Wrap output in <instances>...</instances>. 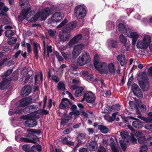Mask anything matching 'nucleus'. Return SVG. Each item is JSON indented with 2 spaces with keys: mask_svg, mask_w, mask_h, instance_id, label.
Returning <instances> with one entry per match:
<instances>
[{
  "mask_svg": "<svg viewBox=\"0 0 152 152\" xmlns=\"http://www.w3.org/2000/svg\"><path fill=\"white\" fill-rule=\"evenodd\" d=\"M30 8L29 7L26 9H24L23 10L19 17L22 19H25L28 21H30L33 22L36 21L40 17H41V20H44L46 19L48 14L47 8H46L42 13H40V12H37L33 17L31 18L30 20V17L33 15L35 12L34 11H30Z\"/></svg>",
  "mask_w": 152,
  "mask_h": 152,
  "instance_id": "nucleus-1",
  "label": "nucleus"
},
{
  "mask_svg": "<svg viewBox=\"0 0 152 152\" xmlns=\"http://www.w3.org/2000/svg\"><path fill=\"white\" fill-rule=\"evenodd\" d=\"M151 42V38L149 35H144L142 39H139L137 42L136 47L138 49H146Z\"/></svg>",
  "mask_w": 152,
  "mask_h": 152,
  "instance_id": "nucleus-2",
  "label": "nucleus"
},
{
  "mask_svg": "<svg viewBox=\"0 0 152 152\" xmlns=\"http://www.w3.org/2000/svg\"><path fill=\"white\" fill-rule=\"evenodd\" d=\"M135 136L138 137V142L140 144H145L148 146H152V137H149L145 140V138L146 133L139 131L136 132Z\"/></svg>",
  "mask_w": 152,
  "mask_h": 152,
  "instance_id": "nucleus-3",
  "label": "nucleus"
},
{
  "mask_svg": "<svg viewBox=\"0 0 152 152\" xmlns=\"http://www.w3.org/2000/svg\"><path fill=\"white\" fill-rule=\"evenodd\" d=\"M37 111L33 112L31 113L25 115L20 117L21 119H28L25 122V125L26 126L31 127L34 126L37 124L36 121H33V117L34 116V115L37 114Z\"/></svg>",
  "mask_w": 152,
  "mask_h": 152,
  "instance_id": "nucleus-4",
  "label": "nucleus"
},
{
  "mask_svg": "<svg viewBox=\"0 0 152 152\" xmlns=\"http://www.w3.org/2000/svg\"><path fill=\"white\" fill-rule=\"evenodd\" d=\"M86 6L84 5H77L75 8L74 12L76 17L78 19L83 18L86 14Z\"/></svg>",
  "mask_w": 152,
  "mask_h": 152,
  "instance_id": "nucleus-5",
  "label": "nucleus"
},
{
  "mask_svg": "<svg viewBox=\"0 0 152 152\" xmlns=\"http://www.w3.org/2000/svg\"><path fill=\"white\" fill-rule=\"evenodd\" d=\"M138 79L140 86L141 88L145 91H147L149 87V84L146 76L142 74L139 76Z\"/></svg>",
  "mask_w": 152,
  "mask_h": 152,
  "instance_id": "nucleus-6",
  "label": "nucleus"
},
{
  "mask_svg": "<svg viewBox=\"0 0 152 152\" xmlns=\"http://www.w3.org/2000/svg\"><path fill=\"white\" fill-rule=\"evenodd\" d=\"M90 57L87 52H84L77 59V63L80 66L84 65L90 61Z\"/></svg>",
  "mask_w": 152,
  "mask_h": 152,
  "instance_id": "nucleus-7",
  "label": "nucleus"
},
{
  "mask_svg": "<svg viewBox=\"0 0 152 152\" xmlns=\"http://www.w3.org/2000/svg\"><path fill=\"white\" fill-rule=\"evenodd\" d=\"M98 71L102 73H110L111 74H114L115 73L114 64L113 63H110L107 66L106 64L105 63V67H101Z\"/></svg>",
  "mask_w": 152,
  "mask_h": 152,
  "instance_id": "nucleus-8",
  "label": "nucleus"
},
{
  "mask_svg": "<svg viewBox=\"0 0 152 152\" xmlns=\"http://www.w3.org/2000/svg\"><path fill=\"white\" fill-rule=\"evenodd\" d=\"M119 133L123 139V140H120L121 147L123 150L125 151L126 148V143L129 142L128 139L129 137L128 136L127 133L126 132L123 131L120 132Z\"/></svg>",
  "mask_w": 152,
  "mask_h": 152,
  "instance_id": "nucleus-9",
  "label": "nucleus"
},
{
  "mask_svg": "<svg viewBox=\"0 0 152 152\" xmlns=\"http://www.w3.org/2000/svg\"><path fill=\"white\" fill-rule=\"evenodd\" d=\"M126 33L128 37L132 38V44L135 45L136 42L139 37V35L136 32H132L129 28H128V29L126 30Z\"/></svg>",
  "mask_w": 152,
  "mask_h": 152,
  "instance_id": "nucleus-10",
  "label": "nucleus"
},
{
  "mask_svg": "<svg viewBox=\"0 0 152 152\" xmlns=\"http://www.w3.org/2000/svg\"><path fill=\"white\" fill-rule=\"evenodd\" d=\"M85 45L83 44H80L75 46L72 52V58H76L79 55L81 52L82 49L84 48Z\"/></svg>",
  "mask_w": 152,
  "mask_h": 152,
  "instance_id": "nucleus-11",
  "label": "nucleus"
},
{
  "mask_svg": "<svg viewBox=\"0 0 152 152\" xmlns=\"http://www.w3.org/2000/svg\"><path fill=\"white\" fill-rule=\"evenodd\" d=\"M71 34L66 31L62 30L59 32L58 35L59 41L64 42L67 41L71 37Z\"/></svg>",
  "mask_w": 152,
  "mask_h": 152,
  "instance_id": "nucleus-12",
  "label": "nucleus"
},
{
  "mask_svg": "<svg viewBox=\"0 0 152 152\" xmlns=\"http://www.w3.org/2000/svg\"><path fill=\"white\" fill-rule=\"evenodd\" d=\"M84 99L88 103H93L95 100V96L92 92L89 91L85 94L82 102H83Z\"/></svg>",
  "mask_w": 152,
  "mask_h": 152,
  "instance_id": "nucleus-13",
  "label": "nucleus"
},
{
  "mask_svg": "<svg viewBox=\"0 0 152 152\" xmlns=\"http://www.w3.org/2000/svg\"><path fill=\"white\" fill-rule=\"evenodd\" d=\"M64 16V14L62 12H56L52 15L50 20L53 22H59L63 19Z\"/></svg>",
  "mask_w": 152,
  "mask_h": 152,
  "instance_id": "nucleus-14",
  "label": "nucleus"
},
{
  "mask_svg": "<svg viewBox=\"0 0 152 152\" xmlns=\"http://www.w3.org/2000/svg\"><path fill=\"white\" fill-rule=\"evenodd\" d=\"M132 89L134 94L138 98H141L142 97V93L137 85L134 84L132 87Z\"/></svg>",
  "mask_w": 152,
  "mask_h": 152,
  "instance_id": "nucleus-15",
  "label": "nucleus"
},
{
  "mask_svg": "<svg viewBox=\"0 0 152 152\" xmlns=\"http://www.w3.org/2000/svg\"><path fill=\"white\" fill-rule=\"evenodd\" d=\"M99 57L97 54L95 55L94 59V66L98 70L101 67H105V63H101L99 62Z\"/></svg>",
  "mask_w": 152,
  "mask_h": 152,
  "instance_id": "nucleus-16",
  "label": "nucleus"
},
{
  "mask_svg": "<svg viewBox=\"0 0 152 152\" xmlns=\"http://www.w3.org/2000/svg\"><path fill=\"white\" fill-rule=\"evenodd\" d=\"M71 104V102L68 99L64 98L62 99V102L59 105V107L61 109L66 108Z\"/></svg>",
  "mask_w": 152,
  "mask_h": 152,
  "instance_id": "nucleus-17",
  "label": "nucleus"
},
{
  "mask_svg": "<svg viewBox=\"0 0 152 152\" xmlns=\"http://www.w3.org/2000/svg\"><path fill=\"white\" fill-rule=\"evenodd\" d=\"M119 40L121 43L123 44L125 46L126 48V50L127 51L129 50L130 49V45L127 43H126L127 40V39L123 34H121L120 35Z\"/></svg>",
  "mask_w": 152,
  "mask_h": 152,
  "instance_id": "nucleus-18",
  "label": "nucleus"
},
{
  "mask_svg": "<svg viewBox=\"0 0 152 152\" xmlns=\"http://www.w3.org/2000/svg\"><path fill=\"white\" fill-rule=\"evenodd\" d=\"M5 29H9L6 30L5 32L6 36L7 37H11L13 36L14 31L11 30L13 29L12 27L9 25H7L4 27Z\"/></svg>",
  "mask_w": 152,
  "mask_h": 152,
  "instance_id": "nucleus-19",
  "label": "nucleus"
},
{
  "mask_svg": "<svg viewBox=\"0 0 152 152\" xmlns=\"http://www.w3.org/2000/svg\"><path fill=\"white\" fill-rule=\"evenodd\" d=\"M31 87L29 86L24 87L21 90V94L25 96H28L31 92Z\"/></svg>",
  "mask_w": 152,
  "mask_h": 152,
  "instance_id": "nucleus-20",
  "label": "nucleus"
},
{
  "mask_svg": "<svg viewBox=\"0 0 152 152\" xmlns=\"http://www.w3.org/2000/svg\"><path fill=\"white\" fill-rule=\"evenodd\" d=\"M82 37V36L81 34L76 36L70 40L68 45H69L70 47H71L74 44L78 42L81 39Z\"/></svg>",
  "mask_w": 152,
  "mask_h": 152,
  "instance_id": "nucleus-21",
  "label": "nucleus"
},
{
  "mask_svg": "<svg viewBox=\"0 0 152 152\" xmlns=\"http://www.w3.org/2000/svg\"><path fill=\"white\" fill-rule=\"evenodd\" d=\"M34 46L33 52L35 55L36 59H38V50H40V47L39 44L37 43H34L33 44Z\"/></svg>",
  "mask_w": 152,
  "mask_h": 152,
  "instance_id": "nucleus-22",
  "label": "nucleus"
},
{
  "mask_svg": "<svg viewBox=\"0 0 152 152\" xmlns=\"http://www.w3.org/2000/svg\"><path fill=\"white\" fill-rule=\"evenodd\" d=\"M30 102L29 98H25L18 102L17 103V104L20 106H25L28 104Z\"/></svg>",
  "mask_w": 152,
  "mask_h": 152,
  "instance_id": "nucleus-23",
  "label": "nucleus"
},
{
  "mask_svg": "<svg viewBox=\"0 0 152 152\" xmlns=\"http://www.w3.org/2000/svg\"><path fill=\"white\" fill-rule=\"evenodd\" d=\"M117 42L113 39H109L107 41V45L109 48H115L117 45Z\"/></svg>",
  "mask_w": 152,
  "mask_h": 152,
  "instance_id": "nucleus-24",
  "label": "nucleus"
},
{
  "mask_svg": "<svg viewBox=\"0 0 152 152\" xmlns=\"http://www.w3.org/2000/svg\"><path fill=\"white\" fill-rule=\"evenodd\" d=\"M36 109V107H34V106H30L24 108L23 110L21 109H19L22 110V113H29L31 112L34 110Z\"/></svg>",
  "mask_w": 152,
  "mask_h": 152,
  "instance_id": "nucleus-25",
  "label": "nucleus"
},
{
  "mask_svg": "<svg viewBox=\"0 0 152 152\" xmlns=\"http://www.w3.org/2000/svg\"><path fill=\"white\" fill-rule=\"evenodd\" d=\"M98 145L95 141L91 142L88 146L89 149L91 151H95L97 148Z\"/></svg>",
  "mask_w": 152,
  "mask_h": 152,
  "instance_id": "nucleus-26",
  "label": "nucleus"
},
{
  "mask_svg": "<svg viewBox=\"0 0 152 152\" xmlns=\"http://www.w3.org/2000/svg\"><path fill=\"white\" fill-rule=\"evenodd\" d=\"M76 26V23L74 22H71L68 24L66 28V30H64L67 31H70L72 30Z\"/></svg>",
  "mask_w": 152,
  "mask_h": 152,
  "instance_id": "nucleus-27",
  "label": "nucleus"
},
{
  "mask_svg": "<svg viewBox=\"0 0 152 152\" xmlns=\"http://www.w3.org/2000/svg\"><path fill=\"white\" fill-rule=\"evenodd\" d=\"M143 120L145 121L148 122L145 126V129H152V122H151L152 119H151L148 118H145Z\"/></svg>",
  "mask_w": 152,
  "mask_h": 152,
  "instance_id": "nucleus-28",
  "label": "nucleus"
},
{
  "mask_svg": "<svg viewBox=\"0 0 152 152\" xmlns=\"http://www.w3.org/2000/svg\"><path fill=\"white\" fill-rule=\"evenodd\" d=\"M61 142L64 144L71 145H74V143L68 140L67 138L66 137H62L60 140Z\"/></svg>",
  "mask_w": 152,
  "mask_h": 152,
  "instance_id": "nucleus-29",
  "label": "nucleus"
},
{
  "mask_svg": "<svg viewBox=\"0 0 152 152\" xmlns=\"http://www.w3.org/2000/svg\"><path fill=\"white\" fill-rule=\"evenodd\" d=\"M117 59L121 66H124L125 64V56L122 55H119L117 57Z\"/></svg>",
  "mask_w": 152,
  "mask_h": 152,
  "instance_id": "nucleus-30",
  "label": "nucleus"
},
{
  "mask_svg": "<svg viewBox=\"0 0 152 152\" xmlns=\"http://www.w3.org/2000/svg\"><path fill=\"white\" fill-rule=\"evenodd\" d=\"M9 84V80L7 79L3 80L0 83V89H4L6 88Z\"/></svg>",
  "mask_w": 152,
  "mask_h": 152,
  "instance_id": "nucleus-31",
  "label": "nucleus"
},
{
  "mask_svg": "<svg viewBox=\"0 0 152 152\" xmlns=\"http://www.w3.org/2000/svg\"><path fill=\"white\" fill-rule=\"evenodd\" d=\"M98 129L103 133L106 134L109 132V129L106 126L102 125H99L98 126Z\"/></svg>",
  "mask_w": 152,
  "mask_h": 152,
  "instance_id": "nucleus-32",
  "label": "nucleus"
},
{
  "mask_svg": "<svg viewBox=\"0 0 152 152\" xmlns=\"http://www.w3.org/2000/svg\"><path fill=\"white\" fill-rule=\"evenodd\" d=\"M119 31L121 32H126V30L129 28L127 26H125L124 24L121 23H119L118 26Z\"/></svg>",
  "mask_w": 152,
  "mask_h": 152,
  "instance_id": "nucleus-33",
  "label": "nucleus"
},
{
  "mask_svg": "<svg viewBox=\"0 0 152 152\" xmlns=\"http://www.w3.org/2000/svg\"><path fill=\"white\" fill-rule=\"evenodd\" d=\"M83 88L81 87H77L75 92V95L76 97H78L81 96L83 92Z\"/></svg>",
  "mask_w": 152,
  "mask_h": 152,
  "instance_id": "nucleus-34",
  "label": "nucleus"
},
{
  "mask_svg": "<svg viewBox=\"0 0 152 152\" xmlns=\"http://www.w3.org/2000/svg\"><path fill=\"white\" fill-rule=\"evenodd\" d=\"M132 126L136 128H140L142 127V124L141 122L138 120L134 121L132 123Z\"/></svg>",
  "mask_w": 152,
  "mask_h": 152,
  "instance_id": "nucleus-35",
  "label": "nucleus"
},
{
  "mask_svg": "<svg viewBox=\"0 0 152 152\" xmlns=\"http://www.w3.org/2000/svg\"><path fill=\"white\" fill-rule=\"evenodd\" d=\"M32 152H40L41 151V146L39 145H33L31 148Z\"/></svg>",
  "mask_w": 152,
  "mask_h": 152,
  "instance_id": "nucleus-36",
  "label": "nucleus"
},
{
  "mask_svg": "<svg viewBox=\"0 0 152 152\" xmlns=\"http://www.w3.org/2000/svg\"><path fill=\"white\" fill-rule=\"evenodd\" d=\"M72 118V116L69 115L66 117L62 118L61 123V124L62 125H65L67 124L68 122H71V121H69Z\"/></svg>",
  "mask_w": 152,
  "mask_h": 152,
  "instance_id": "nucleus-37",
  "label": "nucleus"
},
{
  "mask_svg": "<svg viewBox=\"0 0 152 152\" xmlns=\"http://www.w3.org/2000/svg\"><path fill=\"white\" fill-rule=\"evenodd\" d=\"M115 24L113 22L108 21L106 23V28L108 30L113 29L115 26Z\"/></svg>",
  "mask_w": 152,
  "mask_h": 152,
  "instance_id": "nucleus-38",
  "label": "nucleus"
},
{
  "mask_svg": "<svg viewBox=\"0 0 152 152\" xmlns=\"http://www.w3.org/2000/svg\"><path fill=\"white\" fill-rule=\"evenodd\" d=\"M61 54L64 58L66 60H68L72 59V55H71L70 52L66 53L64 52H61Z\"/></svg>",
  "mask_w": 152,
  "mask_h": 152,
  "instance_id": "nucleus-39",
  "label": "nucleus"
},
{
  "mask_svg": "<svg viewBox=\"0 0 152 152\" xmlns=\"http://www.w3.org/2000/svg\"><path fill=\"white\" fill-rule=\"evenodd\" d=\"M27 131L29 134L32 135L35 134L39 135L40 133V132L39 130L33 129H28Z\"/></svg>",
  "mask_w": 152,
  "mask_h": 152,
  "instance_id": "nucleus-40",
  "label": "nucleus"
},
{
  "mask_svg": "<svg viewBox=\"0 0 152 152\" xmlns=\"http://www.w3.org/2000/svg\"><path fill=\"white\" fill-rule=\"evenodd\" d=\"M17 40V39L16 38L12 37L8 39V43L9 45H12L15 44Z\"/></svg>",
  "mask_w": 152,
  "mask_h": 152,
  "instance_id": "nucleus-41",
  "label": "nucleus"
},
{
  "mask_svg": "<svg viewBox=\"0 0 152 152\" xmlns=\"http://www.w3.org/2000/svg\"><path fill=\"white\" fill-rule=\"evenodd\" d=\"M20 4L21 6H25L26 7H27L29 6L28 0H20Z\"/></svg>",
  "mask_w": 152,
  "mask_h": 152,
  "instance_id": "nucleus-42",
  "label": "nucleus"
},
{
  "mask_svg": "<svg viewBox=\"0 0 152 152\" xmlns=\"http://www.w3.org/2000/svg\"><path fill=\"white\" fill-rule=\"evenodd\" d=\"M86 134H80L77 136V140L80 143L81 140L85 138Z\"/></svg>",
  "mask_w": 152,
  "mask_h": 152,
  "instance_id": "nucleus-43",
  "label": "nucleus"
},
{
  "mask_svg": "<svg viewBox=\"0 0 152 152\" xmlns=\"http://www.w3.org/2000/svg\"><path fill=\"white\" fill-rule=\"evenodd\" d=\"M21 140L23 141L27 142H31L33 143H35L36 142L35 140L34 139L32 140L27 138H21Z\"/></svg>",
  "mask_w": 152,
  "mask_h": 152,
  "instance_id": "nucleus-44",
  "label": "nucleus"
},
{
  "mask_svg": "<svg viewBox=\"0 0 152 152\" xmlns=\"http://www.w3.org/2000/svg\"><path fill=\"white\" fill-rule=\"evenodd\" d=\"M58 88L60 90H64L65 88V85L62 82H59L58 85Z\"/></svg>",
  "mask_w": 152,
  "mask_h": 152,
  "instance_id": "nucleus-45",
  "label": "nucleus"
},
{
  "mask_svg": "<svg viewBox=\"0 0 152 152\" xmlns=\"http://www.w3.org/2000/svg\"><path fill=\"white\" fill-rule=\"evenodd\" d=\"M113 110V108L111 107L107 106L106 107L104 110V113L109 114Z\"/></svg>",
  "mask_w": 152,
  "mask_h": 152,
  "instance_id": "nucleus-46",
  "label": "nucleus"
},
{
  "mask_svg": "<svg viewBox=\"0 0 152 152\" xmlns=\"http://www.w3.org/2000/svg\"><path fill=\"white\" fill-rule=\"evenodd\" d=\"M55 54L58 61H62L64 60L63 58L59 55V53L58 52L55 51Z\"/></svg>",
  "mask_w": 152,
  "mask_h": 152,
  "instance_id": "nucleus-47",
  "label": "nucleus"
},
{
  "mask_svg": "<svg viewBox=\"0 0 152 152\" xmlns=\"http://www.w3.org/2000/svg\"><path fill=\"white\" fill-rule=\"evenodd\" d=\"M21 113H22V110L19 109L16 110L14 112L12 111H9V114L10 115H12L15 113L18 114Z\"/></svg>",
  "mask_w": 152,
  "mask_h": 152,
  "instance_id": "nucleus-48",
  "label": "nucleus"
},
{
  "mask_svg": "<svg viewBox=\"0 0 152 152\" xmlns=\"http://www.w3.org/2000/svg\"><path fill=\"white\" fill-rule=\"evenodd\" d=\"M89 73L87 71H83L82 73V76L86 80Z\"/></svg>",
  "mask_w": 152,
  "mask_h": 152,
  "instance_id": "nucleus-49",
  "label": "nucleus"
},
{
  "mask_svg": "<svg viewBox=\"0 0 152 152\" xmlns=\"http://www.w3.org/2000/svg\"><path fill=\"white\" fill-rule=\"evenodd\" d=\"M80 114V112L78 110H75L73 112H70L69 113V115L70 116H72V115H74L75 116H77L79 115Z\"/></svg>",
  "mask_w": 152,
  "mask_h": 152,
  "instance_id": "nucleus-50",
  "label": "nucleus"
},
{
  "mask_svg": "<svg viewBox=\"0 0 152 152\" xmlns=\"http://www.w3.org/2000/svg\"><path fill=\"white\" fill-rule=\"evenodd\" d=\"M26 46L28 53H31L32 51V48L30 44L29 43H26Z\"/></svg>",
  "mask_w": 152,
  "mask_h": 152,
  "instance_id": "nucleus-51",
  "label": "nucleus"
},
{
  "mask_svg": "<svg viewBox=\"0 0 152 152\" xmlns=\"http://www.w3.org/2000/svg\"><path fill=\"white\" fill-rule=\"evenodd\" d=\"M148 148L146 146H141L140 152H146Z\"/></svg>",
  "mask_w": 152,
  "mask_h": 152,
  "instance_id": "nucleus-52",
  "label": "nucleus"
},
{
  "mask_svg": "<svg viewBox=\"0 0 152 152\" xmlns=\"http://www.w3.org/2000/svg\"><path fill=\"white\" fill-rule=\"evenodd\" d=\"M56 31L55 30H51L49 29L48 31V33L52 37H53L55 34Z\"/></svg>",
  "mask_w": 152,
  "mask_h": 152,
  "instance_id": "nucleus-53",
  "label": "nucleus"
},
{
  "mask_svg": "<svg viewBox=\"0 0 152 152\" xmlns=\"http://www.w3.org/2000/svg\"><path fill=\"white\" fill-rule=\"evenodd\" d=\"M113 108V110H118L120 108V106L119 104H117L111 106Z\"/></svg>",
  "mask_w": 152,
  "mask_h": 152,
  "instance_id": "nucleus-54",
  "label": "nucleus"
},
{
  "mask_svg": "<svg viewBox=\"0 0 152 152\" xmlns=\"http://www.w3.org/2000/svg\"><path fill=\"white\" fill-rule=\"evenodd\" d=\"M9 10L8 8L7 7H4L3 8V10L2 9V10L1 11V12H0V16L3 15H5V13L4 12H3L2 10H3L4 12H6L8 11Z\"/></svg>",
  "mask_w": 152,
  "mask_h": 152,
  "instance_id": "nucleus-55",
  "label": "nucleus"
},
{
  "mask_svg": "<svg viewBox=\"0 0 152 152\" xmlns=\"http://www.w3.org/2000/svg\"><path fill=\"white\" fill-rule=\"evenodd\" d=\"M68 21L66 19H64V20L61 23L57 26V28H60L63 26Z\"/></svg>",
  "mask_w": 152,
  "mask_h": 152,
  "instance_id": "nucleus-56",
  "label": "nucleus"
},
{
  "mask_svg": "<svg viewBox=\"0 0 152 152\" xmlns=\"http://www.w3.org/2000/svg\"><path fill=\"white\" fill-rule=\"evenodd\" d=\"M22 149L26 152H28L30 150V148L28 146L24 145L22 146Z\"/></svg>",
  "mask_w": 152,
  "mask_h": 152,
  "instance_id": "nucleus-57",
  "label": "nucleus"
},
{
  "mask_svg": "<svg viewBox=\"0 0 152 152\" xmlns=\"http://www.w3.org/2000/svg\"><path fill=\"white\" fill-rule=\"evenodd\" d=\"M12 69H8L7 72L4 74V75H3V78H5L6 77L9 75L12 72Z\"/></svg>",
  "mask_w": 152,
  "mask_h": 152,
  "instance_id": "nucleus-58",
  "label": "nucleus"
},
{
  "mask_svg": "<svg viewBox=\"0 0 152 152\" xmlns=\"http://www.w3.org/2000/svg\"><path fill=\"white\" fill-rule=\"evenodd\" d=\"M98 152H106L104 148L102 146H100L98 149Z\"/></svg>",
  "mask_w": 152,
  "mask_h": 152,
  "instance_id": "nucleus-59",
  "label": "nucleus"
},
{
  "mask_svg": "<svg viewBox=\"0 0 152 152\" xmlns=\"http://www.w3.org/2000/svg\"><path fill=\"white\" fill-rule=\"evenodd\" d=\"M139 107L141 109V110H143L145 109L146 107L144 105L142 102H140V103L138 104Z\"/></svg>",
  "mask_w": 152,
  "mask_h": 152,
  "instance_id": "nucleus-60",
  "label": "nucleus"
},
{
  "mask_svg": "<svg viewBox=\"0 0 152 152\" xmlns=\"http://www.w3.org/2000/svg\"><path fill=\"white\" fill-rule=\"evenodd\" d=\"M104 119L109 122H111L112 121L111 117L109 115H105L104 116Z\"/></svg>",
  "mask_w": 152,
  "mask_h": 152,
  "instance_id": "nucleus-61",
  "label": "nucleus"
},
{
  "mask_svg": "<svg viewBox=\"0 0 152 152\" xmlns=\"http://www.w3.org/2000/svg\"><path fill=\"white\" fill-rule=\"evenodd\" d=\"M93 76L91 74H89L86 79V80L92 81L93 80Z\"/></svg>",
  "mask_w": 152,
  "mask_h": 152,
  "instance_id": "nucleus-62",
  "label": "nucleus"
},
{
  "mask_svg": "<svg viewBox=\"0 0 152 152\" xmlns=\"http://www.w3.org/2000/svg\"><path fill=\"white\" fill-rule=\"evenodd\" d=\"M53 79L56 83L58 82L59 80V78L56 75H54L53 76Z\"/></svg>",
  "mask_w": 152,
  "mask_h": 152,
  "instance_id": "nucleus-63",
  "label": "nucleus"
},
{
  "mask_svg": "<svg viewBox=\"0 0 152 152\" xmlns=\"http://www.w3.org/2000/svg\"><path fill=\"white\" fill-rule=\"evenodd\" d=\"M110 145L111 146V148L113 152H118L117 149L114 146V145H111V144H110Z\"/></svg>",
  "mask_w": 152,
  "mask_h": 152,
  "instance_id": "nucleus-64",
  "label": "nucleus"
}]
</instances>
